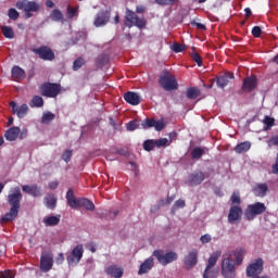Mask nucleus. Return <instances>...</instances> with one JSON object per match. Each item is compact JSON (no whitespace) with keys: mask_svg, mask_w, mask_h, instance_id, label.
I'll use <instances>...</instances> for the list:
<instances>
[{"mask_svg":"<svg viewBox=\"0 0 278 278\" xmlns=\"http://www.w3.org/2000/svg\"><path fill=\"white\" fill-rule=\"evenodd\" d=\"M21 201H23V193H21V188L16 187L8 195V203L11 205V208L1 218L2 223H12V220L18 217Z\"/></svg>","mask_w":278,"mask_h":278,"instance_id":"f257e3e1","label":"nucleus"},{"mask_svg":"<svg viewBox=\"0 0 278 278\" xmlns=\"http://www.w3.org/2000/svg\"><path fill=\"white\" fill-rule=\"evenodd\" d=\"M159 84L163 90L167 92H172V90H177L179 88V84L177 83V78L175 75L170 74L168 70H164L163 74L159 78Z\"/></svg>","mask_w":278,"mask_h":278,"instance_id":"f03ea898","label":"nucleus"},{"mask_svg":"<svg viewBox=\"0 0 278 278\" xmlns=\"http://www.w3.org/2000/svg\"><path fill=\"white\" fill-rule=\"evenodd\" d=\"M125 27H138V29H144L147 27V20L144 17H139L136 12L126 9V15H125Z\"/></svg>","mask_w":278,"mask_h":278,"instance_id":"7ed1b4c3","label":"nucleus"},{"mask_svg":"<svg viewBox=\"0 0 278 278\" xmlns=\"http://www.w3.org/2000/svg\"><path fill=\"white\" fill-rule=\"evenodd\" d=\"M153 257H155L161 264V266H168V264H173V262H177V252H167L165 253L164 250H155L152 253Z\"/></svg>","mask_w":278,"mask_h":278,"instance_id":"20e7f679","label":"nucleus"},{"mask_svg":"<svg viewBox=\"0 0 278 278\" xmlns=\"http://www.w3.org/2000/svg\"><path fill=\"white\" fill-rule=\"evenodd\" d=\"M266 212V204L262 202H255L254 204L248 205L244 212L245 220H255V216H260Z\"/></svg>","mask_w":278,"mask_h":278,"instance_id":"39448f33","label":"nucleus"},{"mask_svg":"<svg viewBox=\"0 0 278 278\" xmlns=\"http://www.w3.org/2000/svg\"><path fill=\"white\" fill-rule=\"evenodd\" d=\"M62 90V86L55 83H43L40 86V92L42 97H48L49 99H55L60 91Z\"/></svg>","mask_w":278,"mask_h":278,"instance_id":"423d86ee","label":"nucleus"},{"mask_svg":"<svg viewBox=\"0 0 278 278\" xmlns=\"http://www.w3.org/2000/svg\"><path fill=\"white\" fill-rule=\"evenodd\" d=\"M84 257V245L77 244L70 253L66 254V262L68 266H77Z\"/></svg>","mask_w":278,"mask_h":278,"instance_id":"0eeeda50","label":"nucleus"},{"mask_svg":"<svg viewBox=\"0 0 278 278\" xmlns=\"http://www.w3.org/2000/svg\"><path fill=\"white\" fill-rule=\"evenodd\" d=\"M33 53L38 55L39 60H43V62H53L55 60V52L48 46L35 48L33 49Z\"/></svg>","mask_w":278,"mask_h":278,"instance_id":"6e6552de","label":"nucleus"},{"mask_svg":"<svg viewBox=\"0 0 278 278\" xmlns=\"http://www.w3.org/2000/svg\"><path fill=\"white\" fill-rule=\"evenodd\" d=\"M222 275L225 278H236V262L226 257L222 262Z\"/></svg>","mask_w":278,"mask_h":278,"instance_id":"1a4fd4ad","label":"nucleus"},{"mask_svg":"<svg viewBox=\"0 0 278 278\" xmlns=\"http://www.w3.org/2000/svg\"><path fill=\"white\" fill-rule=\"evenodd\" d=\"M262 273H264V260L262 258H256L254 263L247 267V277H260Z\"/></svg>","mask_w":278,"mask_h":278,"instance_id":"9d476101","label":"nucleus"},{"mask_svg":"<svg viewBox=\"0 0 278 278\" xmlns=\"http://www.w3.org/2000/svg\"><path fill=\"white\" fill-rule=\"evenodd\" d=\"M17 10H24V12H39L40 4H37L36 1L28 0H18L15 4Z\"/></svg>","mask_w":278,"mask_h":278,"instance_id":"9b49d317","label":"nucleus"},{"mask_svg":"<svg viewBox=\"0 0 278 278\" xmlns=\"http://www.w3.org/2000/svg\"><path fill=\"white\" fill-rule=\"evenodd\" d=\"M53 268V254L43 252L40 257V270L41 273H49Z\"/></svg>","mask_w":278,"mask_h":278,"instance_id":"f8f14e48","label":"nucleus"},{"mask_svg":"<svg viewBox=\"0 0 278 278\" xmlns=\"http://www.w3.org/2000/svg\"><path fill=\"white\" fill-rule=\"evenodd\" d=\"M242 207L238 205H232L228 213V223L230 225H236V223H240L242 220Z\"/></svg>","mask_w":278,"mask_h":278,"instance_id":"ddd939ff","label":"nucleus"},{"mask_svg":"<svg viewBox=\"0 0 278 278\" xmlns=\"http://www.w3.org/2000/svg\"><path fill=\"white\" fill-rule=\"evenodd\" d=\"M112 17L111 11H100L97 13L96 18L93 21L94 27H105L106 23H110V18Z\"/></svg>","mask_w":278,"mask_h":278,"instance_id":"4468645a","label":"nucleus"},{"mask_svg":"<svg viewBox=\"0 0 278 278\" xmlns=\"http://www.w3.org/2000/svg\"><path fill=\"white\" fill-rule=\"evenodd\" d=\"M205 181V174L203 172H194L188 176L186 185L191 188L194 186H201Z\"/></svg>","mask_w":278,"mask_h":278,"instance_id":"2eb2a0df","label":"nucleus"},{"mask_svg":"<svg viewBox=\"0 0 278 278\" xmlns=\"http://www.w3.org/2000/svg\"><path fill=\"white\" fill-rule=\"evenodd\" d=\"M218 257H220V252H215L213 254H211V256L208 257V262L206 265V268L204 270V275H218V270L213 269L214 266H216V262H218Z\"/></svg>","mask_w":278,"mask_h":278,"instance_id":"dca6fc26","label":"nucleus"},{"mask_svg":"<svg viewBox=\"0 0 278 278\" xmlns=\"http://www.w3.org/2000/svg\"><path fill=\"white\" fill-rule=\"evenodd\" d=\"M10 108L12 109V113L16 114L17 118H25L27 112H29V106L27 104L18 106L14 101L10 102Z\"/></svg>","mask_w":278,"mask_h":278,"instance_id":"f3484780","label":"nucleus"},{"mask_svg":"<svg viewBox=\"0 0 278 278\" xmlns=\"http://www.w3.org/2000/svg\"><path fill=\"white\" fill-rule=\"evenodd\" d=\"M198 260H199V251L192 250L188 252V254L184 258L186 268L190 270V268H193V266H197Z\"/></svg>","mask_w":278,"mask_h":278,"instance_id":"a211bd4d","label":"nucleus"},{"mask_svg":"<svg viewBox=\"0 0 278 278\" xmlns=\"http://www.w3.org/2000/svg\"><path fill=\"white\" fill-rule=\"evenodd\" d=\"M241 88L243 92H253V90L257 88V77L255 76L245 77L243 79V84Z\"/></svg>","mask_w":278,"mask_h":278,"instance_id":"6ab92c4d","label":"nucleus"},{"mask_svg":"<svg viewBox=\"0 0 278 278\" xmlns=\"http://www.w3.org/2000/svg\"><path fill=\"white\" fill-rule=\"evenodd\" d=\"M124 100L126 103H129V105H140L142 103V99L137 92L128 91L124 93Z\"/></svg>","mask_w":278,"mask_h":278,"instance_id":"aec40b11","label":"nucleus"},{"mask_svg":"<svg viewBox=\"0 0 278 278\" xmlns=\"http://www.w3.org/2000/svg\"><path fill=\"white\" fill-rule=\"evenodd\" d=\"M153 266H155V261L153 260V256H150L139 266L138 275H147L151 271Z\"/></svg>","mask_w":278,"mask_h":278,"instance_id":"412c9836","label":"nucleus"},{"mask_svg":"<svg viewBox=\"0 0 278 278\" xmlns=\"http://www.w3.org/2000/svg\"><path fill=\"white\" fill-rule=\"evenodd\" d=\"M26 76L27 74L25 73V70L21 68V66L15 65L12 67L11 77L13 81H23Z\"/></svg>","mask_w":278,"mask_h":278,"instance_id":"4be33fe9","label":"nucleus"},{"mask_svg":"<svg viewBox=\"0 0 278 278\" xmlns=\"http://www.w3.org/2000/svg\"><path fill=\"white\" fill-rule=\"evenodd\" d=\"M233 79V74L227 72L224 75H219L215 78V81L217 84V87L219 88H226V86L229 85V80Z\"/></svg>","mask_w":278,"mask_h":278,"instance_id":"5701e85b","label":"nucleus"},{"mask_svg":"<svg viewBox=\"0 0 278 278\" xmlns=\"http://www.w3.org/2000/svg\"><path fill=\"white\" fill-rule=\"evenodd\" d=\"M65 199L67 201V205H70L72 210H77V207H79V199L75 198V192L73 189L67 190Z\"/></svg>","mask_w":278,"mask_h":278,"instance_id":"b1692460","label":"nucleus"},{"mask_svg":"<svg viewBox=\"0 0 278 278\" xmlns=\"http://www.w3.org/2000/svg\"><path fill=\"white\" fill-rule=\"evenodd\" d=\"M21 134V128L17 126H13L11 128H9L5 132H4V138L9 141V142H14V140H16L18 138V135Z\"/></svg>","mask_w":278,"mask_h":278,"instance_id":"393cba45","label":"nucleus"},{"mask_svg":"<svg viewBox=\"0 0 278 278\" xmlns=\"http://www.w3.org/2000/svg\"><path fill=\"white\" fill-rule=\"evenodd\" d=\"M210 149L195 147L191 150L190 155L192 160H201L205 153H208Z\"/></svg>","mask_w":278,"mask_h":278,"instance_id":"a878e982","label":"nucleus"},{"mask_svg":"<svg viewBox=\"0 0 278 278\" xmlns=\"http://www.w3.org/2000/svg\"><path fill=\"white\" fill-rule=\"evenodd\" d=\"M106 275H110V277H114V278H121L123 277V268L115 266V265H111L105 269Z\"/></svg>","mask_w":278,"mask_h":278,"instance_id":"bb28decb","label":"nucleus"},{"mask_svg":"<svg viewBox=\"0 0 278 278\" xmlns=\"http://www.w3.org/2000/svg\"><path fill=\"white\" fill-rule=\"evenodd\" d=\"M23 192H26V194H30V197H40L42 193L40 192V188L38 186H28L24 185L22 187Z\"/></svg>","mask_w":278,"mask_h":278,"instance_id":"cd10ccee","label":"nucleus"},{"mask_svg":"<svg viewBox=\"0 0 278 278\" xmlns=\"http://www.w3.org/2000/svg\"><path fill=\"white\" fill-rule=\"evenodd\" d=\"M60 215L47 216L43 218L42 223L46 225V227H55L60 225Z\"/></svg>","mask_w":278,"mask_h":278,"instance_id":"c85d7f7f","label":"nucleus"},{"mask_svg":"<svg viewBox=\"0 0 278 278\" xmlns=\"http://www.w3.org/2000/svg\"><path fill=\"white\" fill-rule=\"evenodd\" d=\"M267 192H268V185L266 184H257L253 188V193L255 194V197H266Z\"/></svg>","mask_w":278,"mask_h":278,"instance_id":"c756f323","label":"nucleus"},{"mask_svg":"<svg viewBox=\"0 0 278 278\" xmlns=\"http://www.w3.org/2000/svg\"><path fill=\"white\" fill-rule=\"evenodd\" d=\"M45 203L48 210H55V205H58V198L53 194H49L45 198Z\"/></svg>","mask_w":278,"mask_h":278,"instance_id":"7c9ffc66","label":"nucleus"},{"mask_svg":"<svg viewBox=\"0 0 278 278\" xmlns=\"http://www.w3.org/2000/svg\"><path fill=\"white\" fill-rule=\"evenodd\" d=\"M251 149V141H243L235 147V152L238 154L247 153Z\"/></svg>","mask_w":278,"mask_h":278,"instance_id":"2f4dec72","label":"nucleus"},{"mask_svg":"<svg viewBox=\"0 0 278 278\" xmlns=\"http://www.w3.org/2000/svg\"><path fill=\"white\" fill-rule=\"evenodd\" d=\"M78 207H86L89 212H94V203L86 198L79 199Z\"/></svg>","mask_w":278,"mask_h":278,"instance_id":"473e14b6","label":"nucleus"},{"mask_svg":"<svg viewBox=\"0 0 278 278\" xmlns=\"http://www.w3.org/2000/svg\"><path fill=\"white\" fill-rule=\"evenodd\" d=\"M51 21H54V23H60L61 21H64V14H62V11L59 9L52 10L50 13Z\"/></svg>","mask_w":278,"mask_h":278,"instance_id":"72a5a7b5","label":"nucleus"},{"mask_svg":"<svg viewBox=\"0 0 278 278\" xmlns=\"http://www.w3.org/2000/svg\"><path fill=\"white\" fill-rule=\"evenodd\" d=\"M0 29L4 38H8L9 40H12V38H14V29H12V27L1 26Z\"/></svg>","mask_w":278,"mask_h":278,"instance_id":"f704fd0d","label":"nucleus"},{"mask_svg":"<svg viewBox=\"0 0 278 278\" xmlns=\"http://www.w3.org/2000/svg\"><path fill=\"white\" fill-rule=\"evenodd\" d=\"M264 125V131H270V128L275 127V118L266 115L263 119Z\"/></svg>","mask_w":278,"mask_h":278,"instance_id":"c9c22d12","label":"nucleus"},{"mask_svg":"<svg viewBox=\"0 0 278 278\" xmlns=\"http://www.w3.org/2000/svg\"><path fill=\"white\" fill-rule=\"evenodd\" d=\"M31 108H42L45 105V100L40 96H35L29 102Z\"/></svg>","mask_w":278,"mask_h":278,"instance_id":"e433bc0d","label":"nucleus"},{"mask_svg":"<svg viewBox=\"0 0 278 278\" xmlns=\"http://www.w3.org/2000/svg\"><path fill=\"white\" fill-rule=\"evenodd\" d=\"M245 253L247 251H244V249H240L235 253V260H236L237 266H241L242 262H244Z\"/></svg>","mask_w":278,"mask_h":278,"instance_id":"4c0bfd02","label":"nucleus"},{"mask_svg":"<svg viewBox=\"0 0 278 278\" xmlns=\"http://www.w3.org/2000/svg\"><path fill=\"white\" fill-rule=\"evenodd\" d=\"M52 121H55V114L51 112H46L42 114L41 123L43 125H49V123H51Z\"/></svg>","mask_w":278,"mask_h":278,"instance_id":"58836bf2","label":"nucleus"},{"mask_svg":"<svg viewBox=\"0 0 278 278\" xmlns=\"http://www.w3.org/2000/svg\"><path fill=\"white\" fill-rule=\"evenodd\" d=\"M201 94V91L198 88L191 87L187 90L188 99H197Z\"/></svg>","mask_w":278,"mask_h":278,"instance_id":"ea45409f","label":"nucleus"},{"mask_svg":"<svg viewBox=\"0 0 278 278\" xmlns=\"http://www.w3.org/2000/svg\"><path fill=\"white\" fill-rule=\"evenodd\" d=\"M143 149H144V151H153V149H155V140L147 139L143 142Z\"/></svg>","mask_w":278,"mask_h":278,"instance_id":"a19ab883","label":"nucleus"},{"mask_svg":"<svg viewBox=\"0 0 278 278\" xmlns=\"http://www.w3.org/2000/svg\"><path fill=\"white\" fill-rule=\"evenodd\" d=\"M154 144L156 149H162V147H168L169 142H168V139L161 138V139L154 140Z\"/></svg>","mask_w":278,"mask_h":278,"instance_id":"79ce46f5","label":"nucleus"},{"mask_svg":"<svg viewBox=\"0 0 278 278\" xmlns=\"http://www.w3.org/2000/svg\"><path fill=\"white\" fill-rule=\"evenodd\" d=\"M138 127H140V122H138V121H130L126 125L127 131H136V129H138Z\"/></svg>","mask_w":278,"mask_h":278,"instance_id":"37998d69","label":"nucleus"},{"mask_svg":"<svg viewBox=\"0 0 278 278\" xmlns=\"http://www.w3.org/2000/svg\"><path fill=\"white\" fill-rule=\"evenodd\" d=\"M85 64L86 61L83 58L76 59L73 64V71H79Z\"/></svg>","mask_w":278,"mask_h":278,"instance_id":"c03bdc74","label":"nucleus"},{"mask_svg":"<svg viewBox=\"0 0 278 278\" xmlns=\"http://www.w3.org/2000/svg\"><path fill=\"white\" fill-rule=\"evenodd\" d=\"M155 119L154 118H146L141 125L143 129H149V127H154L155 126Z\"/></svg>","mask_w":278,"mask_h":278,"instance_id":"a18cd8bd","label":"nucleus"},{"mask_svg":"<svg viewBox=\"0 0 278 278\" xmlns=\"http://www.w3.org/2000/svg\"><path fill=\"white\" fill-rule=\"evenodd\" d=\"M182 207H186V201L181 199L177 200L172 206V212H175L176 210H182Z\"/></svg>","mask_w":278,"mask_h":278,"instance_id":"49530a36","label":"nucleus"},{"mask_svg":"<svg viewBox=\"0 0 278 278\" xmlns=\"http://www.w3.org/2000/svg\"><path fill=\"white\" fill-rule=\"evenodd\" d=\"M191 59L198 64V66H203V58H201L200 53L192 52Z\"/></svg>","mask_w":278,"mask_h":278,"instance_id":"de8ad7c7","label":"nucleus"},{"mask_svg":"<svg viewBox=\"0 0 278 278\" xmlns=\"http://www.w3.org/2000/svg\"><path fill=\"white\" fill-rule=\"evenodd\" d=\"M79 8H71V5H67V18H75V16H77V12H78Z\"/></svg>","mask_w":278,"mask_h":278,"instance_id":"09e8293b","label":"nucleus"},{"mask_svg":"<svg viewBox=\"0 0 278 278\" xmlns=\"http://www.w3.org/2000/svg\"><path fill=\"white\" fill-rule=\"evenodd\" d=\"M231 204L232 205H237L239 206L240 203H242V200L240 199V194L239 193H232L231 198H230Z\"/></svg>","mask_w":278,"mask_h":278,"instance_id":"8fccbe9b","label":"nucleus"},{"mask_svg":"<svg viewBox=\"0 0 278 278\" xmlns=\"http://www.w3.org/2000/svg\"><path fill=\"white\" fill-rule=\"evenodd\" d=\"M72 157H73V151H72V150H66V151L63 153V155H62V160H63L64 162H66V164H68V162H71Z\"/></svg>","mask_w":278,"mask_h":278,"instance_id":"3c124183","label":"nucleus"},{"mask_svg":"<svg viewBox=\"0 0 278 278\" xmlns=\"http://www.w3.org/2000/svg\"><path fill=\"white\" fill-rule=\"evenodd\" d=\"M172 49L174 53H181V51H186V46L181 43H174Z\"/></svg>","mask_w":278,"mask_h":278,"instance_id":"603ef678","label":"nucleus"},{"mask_svg":"<svg viewBox=\"0 0 278 278\" xmlns=\"http://www.w3.org/2000/svg\"><path fill=\"white\" fill-rule=\"evenodd\" d=\"M8 16H9V18H11V21H17L18 20V11H16V9H10Z\"/></svg>","mask_w":278,"mask_h":278,"instance_id":"864d4df0","label":"nucleus"},{"mask_svg":"<svg viewBox=\"0 0 278 278\" xmlns=\"http://www.w3.org/2000/svg\"><path fill=\"white\" fill-rule=\"evenodd\" d=\"M252 36H254V38H260V36H262V27L254 26L252 28Z\"/></svg>","mask_w":278,"mask_h":278,"instance_id":"5fc2aeb1","label":"nucleus"},{"mask_svg":"<svg viewBox=\"0 0 278 278\" xmlns=\"http://www.w3.org/2000/svg\"><path fill=\"white\" fill-rule=\"evenodd\" d=\"M176 1L177 0H155V3H157V5H173Z\"/></svg>","mask_w":278,"mask_h":278,"instance_id":"6e6d98bb","label":"nucleus"},{"mask_svg":"<svg viewBox=\"0 0 278 278\" xmlns=\"http://www.w3.org/2000/svg\"><path fill=\"white\" fill-rule=\"evenodd\" d=\"M267 143L268 147H278V135L270 137Z\"/></svg>","mask_w":278,"mask_h":278,"instance_id":"4d7b16f0","label":"nucleus"},{"mask_svg":"<svg viewBox=\"0 0 278 278\" xmlns=\"http://www.w3.org/2000/svg\"><path fill=\"white\" fill-rule=\"evenodd\" d=\"M191 25H192V27H197L198 29H201L202 31H205V29H207V27L204 24L195 22V21H191Z\"/></svg>","mask_w":278,"mask_h":278,"instance_id":"13d9d810","label":"nucleus"},{"mask_svg":"<svg viewBox=\"0 0 278 278\" xmlns=\"http://www.w3.org/2000/svg\"><path fill=\"white\" fill-rule=\"evenodd\" d=\"M200 241L202 242V244H207V243L212 242V236H210V235H203V236L200 238Z\"/></svg>","mask_w":278,"mask_h":278,"instance_id":"bf43d9fd","label":"nucleus"},{"mask_svg":"<svg viewBox=\"0 0 278 278\" xmlns=\"http://www.w3.org/2000/svg\"><path fill=\"white\" fill-rule=\"evenodd\" d=\"M166 205V200H160L157 205H154L153 208H151V212H155V210H160L161 207H164Z\"/></svg>","mask_w":278,"mask_h":278,"instance_id":"052dcab7","label":"nucleus"},{"mask_svg":"<svg viewBox=\"0 0 278 278\" xmlns=\"http://www.w3.org/2000/svg\"><path fill=\"white\" fill-rule=\"evenodd\" d=\"M153 127L156 129V131H162V129H164V122L156 121Z\"/></svg>","mask_w":278,"mask_h":278,"instance_id":"680f3d73","label":"nucleus"},{"mask_svg":"<svg viewBox=\"0 0 278 278\" xmlns=\"http://www.w3.org/2000/svg\"><path fill=\"white\" fill-rule=\"evenodd\" d=\"M56 264H64V253H59V255L55 258Z\"/></svg>","mask_w":278,"mask_h":278,"instance_id":"e2e57ef3","label":"nucleus"},{"mask_svg":"<svg viewBox=\"0 0 278 278\" xmlns=\"http://www.w3.org/2000/svg\"><path fill=\"white\" fill-rule=\"evenodd\" d=\"M59 185L58 180H54L48 185V188H50V190H56Z\"/></svg>","mask_w":278,"mask_h":278,"instance_id":"0e129e2a","label":"nucleus"},{"mask_svg":"<svg viewBox=\"0 0 278 278\" xmlns=\"http://www.w3.org/2000/svg\"><path fill=\"white\" fill-rule=\"evenodd\" d=\"M0 278H14V275L11 271L0 273Z\"/></svg>","mask_w":278,"mask_h":278,"instance_id":"69168bd1","label":"nucleus"},{"mask_svg":"<svg viewBox=\"0 0 278 278\" xmlns=\"http://www.w3.org/2000/svg\"><path fill=\"white\" fill-rule=\"evenodd\" d=\"M136 12H137V14H144V7L138 5V7L136 8Z\"/></svg>","mask_w":278,"mask_h":278,"instance_id":"338daca9","label":"nucleus"},{"mask_svg":"<svg viewBox=\"0 0 278 278\" xmlns=\"http://www.w3.org/2000/svg\"><path fill=\"white\" fill-rule=\"evenodd\" d=\"M175 201V194L167 197L166 199V205H170Z\"/></svg>","mask_w":278,"mask_h":278,"instance_id":"774afa93","label":"nucleus"}]
</instances>
